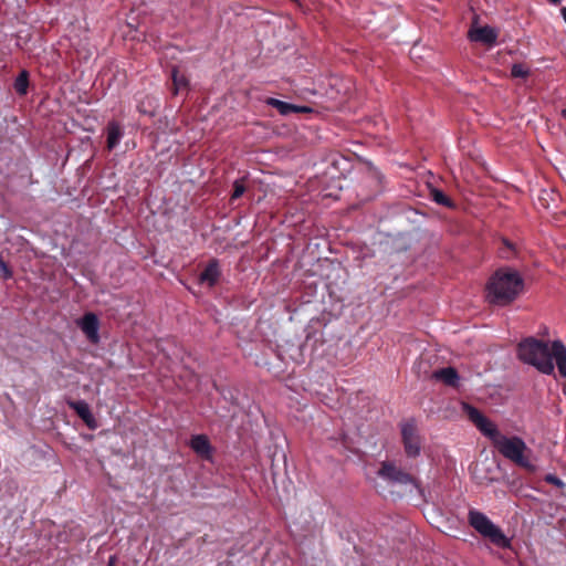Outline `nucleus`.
Here are the masks:
<instances>
[{"mask_svg": "<svg viewBox=\"0 0 566 566\" xmlns=\"http://www.w3.org/2000/svg\"><path fill=\"white\" fill-rule=\"evenodd\" d=\"M517 353L523 363L545 375L554 373L555 360L560 376L566 377V347L563 342L548 343L530 337L520 343Z\"/></svg>", "mask_w": 566, "mask_h": 566, "instance_id": "nucleus-1", "label": "nucleus"}, {"mask_svg": "<svg viewBox=\"0 0 566 566\" xmlns=\"http://www.w3.org/2000/svg\"><path fill=\"white\" fill-rule=\"evenodd\" d=\"M524 282L518 272L505 268L496 271L488 284V298L491 303L506 305L523 291Z\"/></svg>", "mask_w": 566, "mask_h": 566, "instance_id": "nucleus-2", "label": "nucleus"}, {"mask_svg": "<svg viewBox=\"0 0 566 566\" xmlns=\"http://www.w3.org/2000/svg\"><path fill=\"white\" fill-rule=\"evenodd\" d=\"M495 447L504 458L514 462L516 465L530 472H536L538 470V465L530 457L532 451L522 438L516 436H503L496 441Z\"/></svg>", "mask_w": 566, "mask_h": 566, "instance_id": "nucleus-3", "label": "nucleus"}, {"mask_svg": "<svg viewBox=\"0 0 566 566\" xmlns=\"http://www.w3.org/2000/svg\"><path fill=\"white\" fill-rule=\"evenodd\" d=\"M469 524L484 538L501 548H510L511 539L495 525L484 513L478 510H470L468 514Z\"/></svg>", "mask_w": 566, "mask_h": 566, "instance_id": "nucleus-4", "label": "nucleus"}, {"mask_svg": "<svg viewBox=\"0 0 566 566\" xmlns=\"http://www.w3.org/2000/svg\"><path fill=\"white\" fill-rule=\"evenodd\" d=\"M378 476L390 485L405 486L410 493L416 491L420 497H424V492L418 482L409 473L396 467L391 462L381 463V467L378 470Z\"/></svg>", "mask_w": 566, "mask_h": 566, "instance_id": "nucleus-5", "label": "nucleus"}, {"mask_svg": "<svg viewBox=\"0 0 566 566\" xmlns=\"http://www.w3.org/2000/svg\"><path fill=\"white\" fill-rule=\"evenodd\" d=\"M462 409L467 417L475 424V427L485 437L492 440L494 446L496 444V441L503 437V434L497 430V427L485 416H483L476 408L468 403H463Z\"/></svg>", "mask_w": 566, "mask_h": 566, "instance_id": "nucleus-6", "label": "nucleus"}, {"mask_svg": "<svg viewBox=\"0 0 566 566\" xmlns=\"http://www.w3.org/2000/svg\"><path fill=\"white\" fill-rule=\"evenodd\" d=\"M401 437L405 453L408 458H417L421 452V439L412 421H406L401 424Z\"/></svg>", "mask_w": 566, "mask_h": 566, "instance_id": "nucleus-7", "label": "nucleus"}, {"mask_svg": "<svg viewBox=\"0 0 566 566\" xmlns=\"http://www.w3.org/2000/svg\"><path fill=\"white\" fill-rule=\"evenodd\" d=\"M81 331L85 334L86 338L96 344L99 340L98 328L99 321L94 313H86L78 322Z\"/></svg>", "mask_w": 566, "mask_h": 566, "instance_id": "nucleus-8", "label": "nucleus"}, {"mask_svg": "<svg viewBox=\"0 0 566 566\" xmlns=\"http://www.w3.org/2000/svg\"><path fill=\"white\" fill-rule=\"evenodd\" d=\"M67 406L75 411V413L83 420V422L91 429L95 430L98 427L90 406L84 400H70Z\"/></svg>", "mask_w": 566, "mask_h": 566, "instance_id": "nucleus-9", "label": "nucleus"}, {"mask_svg": "<svg viewBox=\"0 0 566 566\" xmlns=\"http://www.w3.org/2000/svg\"><path fill=\"white\" fill-rule=\"evenodd\" d=\"M497 35V30L489 25L474 28L469 32L471 41L481 42L488 45L495 44Z\"/></svg>", "mask_w": 566, "mask_h": 566, "instance_id": "nucleus-10", "label": "nucleus"}, {"mask_svg": "<svg viewBox=\"0 0 566 566\" xmlns=\"http://www.w3.org/2000/svg\"><path fill=\"white\" fill-rule=\"evenodd\" d=\"M191 449L201 458L210 459L211 458V444L209 439L205 434H196L190 440Z\"/></svg>", "mask_w": 566, "mask_h": 566, "instance_id": "nucleus-11", "label": "nucleus"}, {"mask_svg": "<svg viewBox=\"0 0 566 566\" xmlns=\"http://www.w3.org/2000/svg\"><path fill=\"white\" fill-rule=\"evenodd\" d=\"M106 130H107V140H106L107 148H108V150H112L119 144L120 138L123 137V129L117 122L112 120L108 123Z\"/></svg>", "mask_w": 566, "mask_h": 566, "instance_id": "nucleus-12", "label": "nucleus"}, {"mask_svg": "<svg viewBox=\"0 0 566 566\" xmlns=\"http://www.w3.org/2000/svg\"><path fill=\"white\" fill-rule=\"evenodd\" d=\"M220 277L219 264L217 261L210 262L203 272L200 274V282L213 286Z\"/></svg>", "mask_w": 566, "mask_h": 566, "instance_id": "nucleus-13", "label": "nucleus"}, {"mask_svg": "<svg viewBox=\"0 0 566 566\" xmlns=\"http://www.w3.org/2000/svg\"><path fill=\"white\" fill-rule=\"evenodd\" d=\"M268 104L275 107L280 114L282 115H289L291 113H298V112H307V107H300L276 98H269Z\"/></svg>", "mask_w": 566, "mask_h": 566, "instance_id": "nucleus-14", "label": "nucleus"}, {"mask_svg": "<svg viewBox=\"0 0 566 566\" xmlns=\"http://www.w3.org/2000/svg\"><path fill=\"white\" fill-rule=\"evenodd\" d=\"M433 377L448 386H457L459 380L458 373L452 367L441 368L434 371Z\"/></svg>", "mask_w": 566, "mask_h": 566, "instance_id": "nucleus-15", "label": "nucleus"}, {"mask_svg": "<svg viewBox=\"0 0 566 566\" xmlns=\"http://www.w3.org/2000/svg\"><path fill=\"white\" fill-rule=\"evenodd\" d=\"M172 85H174V93L176 95L184 94L188 91V78L185 74H182L180 71L174 69L172 70Z\"/></svg>", "mask_w": 566, "mask_h": 566, "instance_id": "nucleus-16", "label": "nucleus"}, {"mask_svg": "<svg viewBox=\"0 0 566 566\" xmlns=\"http://www.w3.org/2000/svg\"><path fill=\"white\" fill-rule=\"evenodd\" d=\"M13 88L18 95H27L29 88V72L27 70H22L15 77Z\"/></svg>", "mask_w": 566, "mask_h": 566, "instance_id": "nucleus-17", "label": "nucleus"}, {"mask_svg": "<svg viewBox=\"0 0 566 566\" xmlns=\"http://www.w3.org/2000/svg\"><path fill=\"white\" fill-rule=\"evenodd\" d=\"M431 197H432L433 201L437 202L438 205H442L446 207H452L451 200L441 190L433 189L431 191Z\"/></svg>", "mask_w": 566, "mask_h": 566, "instance_id": "nucleus-18", "label": "nucleus"}, {"mask_svg": "<svg viewBox=\"0 0 566 566\" xmlns=\"http://www.w3.org/2000/svg\"><path fill=\"white\" fill-rule=\"evenodd\" d=\"M511 74L514 77H525L528 74V70L522 64H514Z\"/></svg>", "mask_w": 566, "mask_h": 566, "instance_id": "nucleus-19", "label": "nucleus"}, {"mask_svg": "<svg viewBox=\"0 0 566 566\" xmlns=\"http://www.w3.org/2000/svg\"><path fill=\"white\" fill-rule=\"evenodd\" d=\"M244 191H245L244 186L240 181H235L234 182V190H233V193H232V199L240 198L244 193Z\"/></svg>", "mask_w": 566, "mask_h": 566, "instance_id": "nucleus-20", "label": "nucleus"}, {"mask_svg": "<svg viewBox=\"0 0 566 566\" xmlns=\"http://www.w3.org/2000/svg\"><path fill=\"white\" fill-rule=\"evenodd\" d=\"M545 481H546L547 483H551V484L556 485L557 488H563V486L565 485V483H564L559 478H557V476H556V475H554V474H547V475L545 476Z\"/></svg>", "mask_w": 566, "mask_h": 566, "instance_id": "nucleus-21", "label": "nucleus"}, {"mask_svg": "<svg viewBox=\"0 0 566 566\" xmlns=\"http://www.w3.org/2000/svg\"><path fill=\"white\" fill-rule=\"evenodd\" d=\"M1 265H2L3 271H4V276L9 277L11 275V272L8 270V268L6 266V264L3 262H1Z\"/></svg>", "mask_w": 566, "mask_h": 566, "instance_id": "nucleus-22", "label": "nucleus"}, {"mask_svg": "<svg viewBox=\"0 0 566 566\" xmlns=\"http://www.w3.org/2000/svg\"><path fill=\"white\" fill-rule=\"evenodd\" d=\"M560 13H562V17H563V19H564V21L566 23V7L560 9Z\"/></svg>", "mask_w": 566, "mask_h": 566, "instance_id": "nucleus-23", "label": "nucleus"}, {"mask_svg": "<svg viewBox=\"0 0 566 566\" xmlns=\"http://www.w3.org/2000/svg\"><path fill=\"white\" fill-rule=\"evenodd\" d=\"M552 3L557 4L560 2V0H549Z\"/></svg>", "mask_w": 566, "mask_h": 566, "instance_id": "nucleus-24", "label": "nucleus"}, {"mask_svg": "<svg viewBox=\"0 0 566 566\" xmlns=\"http://www.w3.org/2000/svg\"><path fill=\"white\" fill-rule=\"evenodd\" d=\"M157 359H159V361L161 363L163 359H166V355H163V358L158 357Z\"/></svg>", "mask_w": 566, "mask_h": 566, "instance_id": "nucleus-25", "label": "nucleus"}, {"mask_svg": "<svg viewBox=\"0 0 566 566\" xmlns=\"http://www.w3.org/2000/svg\"><path fill=\"white\" fill-rule=\"evenodd\" d=\"M505 244L507 245V248H510V249L512 248L510 242L505 241Z\"/></svg>", "mask_w": 566, "mask_h": 566, "instance_id": "nucleus-26", "label": "nucleus"}, {"mask_svg": "<svg viewBox=\"0 0 566 566\" xmlns=\"http://www.w3.org/2000/svg\"><path fill=\"white\" fill-rule=\"evenodd\" d=\"M563 116L566 118V108L563 111Z\"/></svg>", "mask_w": 566, "mask_h": 566, "instance_id": "nucleus-27", "label": "nucleus"}]
</instances>
